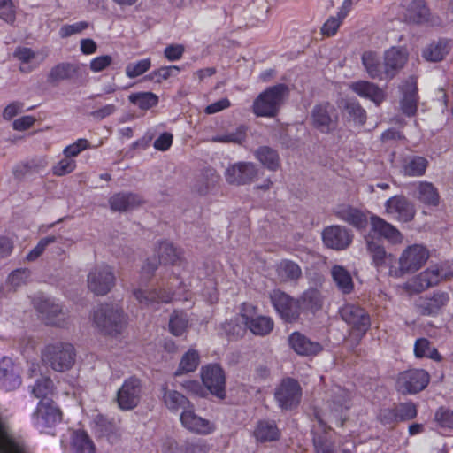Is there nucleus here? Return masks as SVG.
<instances>
[{
  "mask_svg": "<svg viewBox=\"0 0 453 453\" xmlns=\"http://www.w3.org/2000/svg\"><path fill=\"white\" fill-rule=\"evenodd\" d=\"M155 251L162 264L173 267V277L166 285L163 284L157 290L136 289L134 292L136 300L145 306H153L160 303H168L176 299L191 300V294L188 290L187 284L177 276L176 272H179V269H185L187 265L182 257V250L172 242L164 241L158 243Z\"/></svg>",
  "mask_w": 453,
  "mask_h": 453,
  "instance_id": "f257e3e1",
  "label": "nucleus"
},
{
  "mask_svg": "<svg viewBox=\"0 0 453 453\" xmlns=\"http://www.w3.org/2000/svg\"><path fill=\"white\" fill-rule=\"evenodd\" d=\"M92 321L102 334H119L127 325V315L118 304L103 303L93 312Z\"/></svg>",
  "mask_w": 453,
  "mask_h": 453,
  "instance_id": "f03ea898",
  "label": "nucleus"
},
{
  "mask_svg": "<svg viewBox=\"0 0 453 453\" xmlns=\"http://www.w3.org/2000/svg\"><path fill=\"white\" fill-rule=\"evenodd\" d=\"M430 257L428 249L422 244L407 246L398 257V266H391L388 274L394 278H401L412 274L421 269Z\"/></svg>",
  "mask_w": 453,
  "mask_h": 453,
  "instance_id": "7ed1b4c3",
  "label": "nucleus"
},
{
  "mask_svg": "<svg viewBox=\"0 0 453 453\" xmlns=\"http://www.w3.org/2000/svg\"><path fill=\"white\" fill-rule=\"evenodd\" d=\"M42 362L58 372L70 371L76 361V351L73 344L56 342L44 347L42 351Z\"/></svg>",
  "mask_w": 453,
  "mask_h": 453,
  "instance_id": "20e7f679",
  "label": "nucleus"
},
{
  "mask_svg": "<svg viewBox=\"0 0 453 453\" xmlns=\"http://www.w3.org/2000/svg\"><path fill=\"white\" fill-rule=\"evenodd\" d=\"M288 88L283 84L271 87L262 92L253 103V111L259 117H273L278 112Z\"/></svg>",
  "mask_w": 453,
  "mask_h": 453,
  "instance_id": "39448f33",
  "label": "nucleus"
},
{
  "mask_svg": "<svg viewBox=\"0 0 453 453\" xmlns=\"http://www.w3.org/2000/svg\"><path fill=\"white\" fill-rule=\"evenodd\" d=\"M31 420L33 426L41 433H49L62 421V411L52 400H40Z\"/></svg>",
  "mask_w": 453,
  "mask_h": 453,
  "instance_id": "423d86ee",
  "label": "nucleus"
},
{
  "mask_svg": "<svg viewBox=\"0 0 453 453\" xmlns=\"http://www.w3.org/2000/svg\"><path fill=\"white\" fill-rule=\"evenodd\" d=\"M452 276L453 272H448L444 265H432L408 280L404 288L409 292L419 293Z\"/></svg>",
  "mask_w": 453,
  "mask_h": 453,
  "instance_id": "0eeeda50",
  "label": "nucleus"
},
{
  "mask_svg": "<svg viewBox=\"0 0 453 453\" xmlns=\"http://www.w3.org/2000/svg\"><path fill=\"white\" fill-rule=\"evenodd\" d=\"M88 288L96 296L108 294L115 285L112 268L106 264H97L88 271L87 276Z\"/></svg>",
  "mask_w": 453,
  "mask_h": 453,
  "instance_id": "6e6552de",
  "label": "nucleus"
},
{
  "mask_svg": "<svg viewBox=\"0 0 453 453\" xmlns=\"http://www.w3.org/2000/svg\"><path fill=\"white\" fill-rule=\"evenodd\" d=\"M302 388L299 383L291 378H286L276 387L274 398L281 410L296 408L301 400Z\"/></svg>",
  "mask_w": 453,
  "mask_h": 453,
  "instance_id": "1a4fd4ad",
  "label": "nucleus"
},
{
  "mask_svg": "<svg viewBox=\"0 0 453 453\" xmlns=\"http://www.w3.org/2000/svg\"><path fill=\"white\" fill-rule=\"evenodd\" d=\"M429 373L423 369H411L401 372L396 380V388L403 394H416L428 385Z\"/></svg>",
  "mask_w": 453,
  "mask_h": 453,
  "instance_id": "9d476101",
  "label": "nucleus"
},
{
  "mask_svg": "<svg viewBox=\"0 0 453 453\" xmlns=\"http://www.w3.org/2000/svg\"><path fill=\"white\" fill-rule=\"evenodd\" d=\"M339 313L342 319L351 326L352 332L356 333L358 337L364 336L370 328V317L358 305L346 303L340 308Z\"/></svg>",
  "mask_w": 453,
  "mask_h": 453,
  "instance_id": "9b49d317",
  "label": "nucleus"
},
{
  "mask_svg": "<svg viewBox=\"0 0 453 453\" xmlns=\"http://www.w3.org/2000/svg\"><path fill=\"white\" fill-rule=\"evenodd\" d=\"M142 397V383L136 377H129L124 380L117 392L116 401L122 411L134 409Z\"/></svg>",
  "mask_w": 453,
  "mask_h": 453,
  "instance_id": "f8f14e48",
  "label": "nucleus"
},
{
  "mask_svg": "<svg viewBox=\"0 0 453 453\" xmlns=\"http://www.w3.org/2000/svg\"><path fill=\"white\" fill-rule=\"evenodd\" d=\"M241 316L246 326L256 335H266L273 328V319L270 317L257 314L256 307L250 303L242 304Z\"/></svg>",
  "mask_w": 453,
  "mask_h": 453,
  "instance_id": "ddd939ff",
  "label": "nucleus"
},
{
  "mask_svg": "<svg viewBox=\"0 0 453 453\" xmlns=\"http://www.w3.org/2000/svg\"><path fill=\"white\" fill-rule=\"evenodd\" d=\"M270 298L277 313L286 322H292L299 317L301 303L298 299H294L280 290H273Z\"/></svg>",
  "mask_w": 453,
  "mask_h": 453,
  "instance_id": "4468645a",
  "label": "nucleus"
},
{
  "mask_svg": "<svg viewBox=\"0 0 453 453\" xmlns=\"http://www.w3.org/2000/svg\"><path fill=\"white\" fill-rule=\"evenodd\" d=\"M350 407V393L341 387L332 388V396L328 402V411L325 414L328 419L334 420L340 426L343 423L342 414Z\"/></svg>",
  "mask_w": 453,
  "mask_h": 453,
  "instance_id": "2eb2a0df",
  "label": "nucleus"
},
{
  "mask_svg": "<svg viewBox=\"0 0 453 453\" xmlns=\"http://www.w3.org/2000/svg\"><path fill=\"white\" fill-rule=\"evenodd\" d=\"M385 213L397 221L409 222L413 219L416 211L406 197L394 196L386 201Z\"/></svg>",
  "mask_w": 453,
  "mask_h": 453,
  "instance_id": "dca6fc26",
  "label": "nucleus"
},
{
  "mask_svg": "<svg viewBox=\"0 0 453 453\" xmlns=\"http://www.w3.org/2000/svg\"><path fill=\"white\" fill-rule=\"evenodd\" d=\"M201 378L208 390L219 398L225 397V374L218 365H208L202 368Z\"/></svg>",
  "mask_w": 453,
  "mask_h": 453,
  "instance_id": "f3484780",
  "label": "nucleus"
},
{
  "mask_svg": "<svg viewBox=\"0 0 453 453\" xmlns=\"http://www.w3.org/2000/svg\"><path fill=\"white\" fill-rule=\"evenodd\" d=\"M180 420L184 428L196 434L207 435L216 428L212 421L197 415L193 408L182 411Z\"/></svg>",
  "mask_w": 453,
  "mask_h": 453,
  "instance_id": "a211bd4d",
  "label": "nucleus"
},
{
  "mask_svg": "<svg viewBox=\"0 0 453 453\" xmlns=\"http://www.w3.org/2000/svg\"><path fill=\"white\" fill-rule=\"evenodd\" d=\"M258 174V169L253 163L241 162L229 165L225 173L230 184L242 185L252 181Z\"/></svg>",
  "mask_w": 453,
  "mask_h": 453,
  "instance_id": "6ab92c4d",
  "label": "nucleus"
},
{
  "mask_svg": "<svg viewBox=\"0 0 453 453\" xmlns=\"http://www.w3.org/2000/svg\"><path fill=\"white\" fill-rule=\"evenodd\" d=\"M337 119L335 108L328 103L317 105L312 111L313 124L322 133L334 130Z\"/></svg>",
  "mask_w": 453,
  "mask_h": 453,
  "instance_id": "aec40b11",
  "label": "nucleus"
},
{
  "mask_svg": "<svg viewBox=\"0 0 453 453\" xmlns=\"http://www.w3.org/2000/svg\"><path fill=\"white\" fill-rule=\"evenodd\" d=\"M324 244L336 250H342L349 246L352 242L350 232L341 226H330L322 232Z\"/></svg>",
  "mask_w": 453,
  "mask_h": 453,
  "instance_id": "412c9836",
  "label": "nucleus"
},
{
  "mask_svg": "<svg viewBox=\"0 0 453 453\" xmlns=\"http://www.w3.org/2000/svg\"><path fill=\"white\" fill-rule=\"evenodd\" d=\"M408 60V51L404 48L392 47L384 54V73L390 80L404 66Z\"/></svg>",
  "mask_w": 453,
  "mask_h": 453,
  "instance_id": "4be33fe9",
  "label": "nucleus"
},
{
  "mask_svg": "<svg viewBox=\"0 0 453 453\" xmlns=\"http://www.w3.org/2000/svg\"><path fill=\"white\" fill-rule=\"evenodd\" d=\"M21 385V379L12 360L4 357L0 360V388L4 391H12Z\"/></svg>",
  "mask_w": 453,
  "mask_h": 453,
  "instance_id": "5701e85b",
  "label": "nucleus"
},
{
  "mask_svg": "<svg viewBox=\"0 0 453 453\" xmlns=\"http://www.w3.org/2000/svg\"><path fill=\"white\" fill-rule=\"evenodd\" d=\"M370 219L372 230L388 242L394 245L403 242V234L395 226L376 215H372Z\"/></svg>",
  "mask_w": 453,
  "mask_h": 453,
  "instance_id": "b1692460",
  "label": "nucleus"
},
{
  "mask_svg": "<svg viewBox=\"0 0 453 453\" xmlns=\"http://www.w3.org/2000/svg\"><path fill=\"white\" fill-rule=\"evenodd\" d=\"M395 9L403 12L397 16V19L403 21L423 23L428 20L430 15L429 9L422 0L412 1L407 9L402 6H396Z\"/></svg>",
  "mask_w": 453,
  "mask_h": 453,
  "instance_id": "393cba45",
  "label": "nucleus"
},
{
  "mask_svg": "<svg viewBox=\"0 0 453 453\" xmlns=\"http://www.w3.org/2000/svg\"><path fill=\"white\" fill-rule=\"evenodd\" d=\"M403 97L401 110L407 116H413L417 111L418 96L417 82L414 77L408 78L401 87Z\"/></svg>",
  "mask_w": 453,
  "mask_h": 453,
  "instance_id": "a878e982",
  "label": "nucleus"
},
{
  "mask_svg": "<svg viewBox=\"0 0 453 453\" xmlns=\"http://www.w3.org/2000/svg\"><path fill=\"white\" fill-rule=\"evenodd\" d=\"M318 426L312 430L313 444L316 453H336L334 442L331 441L327 427L320 417H318Z\"/></svg>",
  "mask_w": 453,
  "mask_h": 453,
  "instance_id": "bb28decb",
  "label": "nucleus"
},
{
  "mask_svg": "<svg viewBox=\"0 0 453 453\" xmlns=\"http://www.w3.org/2000/svg\"><path fill=\"white\" fill-rule=\"evenodd\" d=\"M365 241L372 263L379 270L384 268H388L389 270L391 266H394L395 257L393 254L388 253L381 244L372 241L369 236L366 237Z\"/></svg>",
  "mask_w": 453,
  "mask_h": 453,
  "instance_id": "cd10ccee",
  "label": "nucleus"
},
{
  "mask_svg": "<svg viewBox=\"0 0 453 453\" xmlns=\"http://www.w3.org/2000/svg\"><path fill=\"white\" fill-rule=\"evenodd\" d=\"M289 345L293 350L301 356L317 355L322 347L317 342H312L303 334L294 332L288 338Z\"/></svg>",
  "mask_w": 453,
  "mask_h": 453,
  "instance_id": "c85d7f7f",
  "label": "nucleus"
},
{
  "mask_svg": "<svg viewBox=\"0 0 453 453\" xmlns=\"http://www.w3.org/2000/svg\"><path fill=\"white\" fill-rule=\"evenodd\" d=\"M349 88L359 96L370 99L377 105L385 100V92L372 82L359 81L351 83Z\"/></svg>",
  "mask_w": 453,
  "mask_h": 453,
  "instance_id": "c756f323",
  "label": "nucleus"
},
{
  "mask_svg": "<svg viewBox=\"0 0 453 453\" xmlns=\"http://www.w3.org/2000/svg\"><path fill=\"white\" fill-rule=\"evenodd\" d=\"M416 197L426 206L437 207L441 202L438 188L429 181H418L416 184Z\"/></svg>",
  "mask_w": 453,
  "mask_h": 453,
  "instance_id": "7c9ffc66",
  "label": "nucleus"
},
{
  "mask_svg": "<svg viewBox=\"0 0 453 453\" xmlns=\"http://www.w3.org/2000/svg\"><path fill=\"white\" fill-rule=\"evenodd\" d=\"M253 435L257 441H273L280 438V433L273 420L263 419L257 422Z\"/></svg>",
  "mask_w": 453,
  "mask_h": 453,
  "instance_id": "2f4dec72",
  "label": "nucleus"
},
{
  "mask_svg": "<svg viewBox=\"0 0 453 453\" xmlns=\"http://www.w3.org/2000/svg\"><path fill=\"white\" fill-rule=\"evenodd\" d=\"M109 203L113 211H126L140 205L142 200L133 193H117L110 198Z\"/></svg>",
  "mask_w": 453,
  "mask_h": 453,
  "instance_id": "473e14b6",
  "label": "nucleus"
},
{
  "mask_svg": "<svg viewBox=\"0 0 453 453\" xmlns=\"http://www.w3.org/2000/svg\"><path fill=\"white\" fill-rule=\"evenodd\" d=\"M70 453H96V446L86 432L77 430L71 436Z\"/></svg>",
  "mask_w": 453,
  "mask_h": 453,
  "instance_id": "72a5a7b5",
  "label": "nucleus"
},
{
  "mask_svg": "<svg viewBox=\"0 0 453 453\" xmlns=\"http://www.w3.org/2000/svg\"><path fill=\"white\" fill-rule=\"evenodd\" d=\"M336 215L340 219L349 223L357 229H364L367 225L366 215L361 211L349 206L339 208Z\"/></svg>",
  "mask_w": 453,
  "mask_h": 453,
  "instance_id": "f704fd0d",
  "label": "nucleus"
},
{
  "mask_svg": "<svg viewBox=\"0 0 453 453\" xmlns=\"http://www.w3.org/2000/svg\"><path fill=\"white\" fill-rule=\"evenodd\" d=\"M428 160L420 156H412L403 161L402 173L408 177H421L428 167Z\"/></svg>",
  "mask_w": 453,
  "mask_h": 453,
  "instance_id": "c9c22d12",
  "label": "nucleus"
},
{
  "mask_svg": "<svg viewBox=\"0 0 453 453\" xmlns=\"http://www.w3.org/2000/svg\"><path fill=\"white\" fill-rule=\"evenodd\" d=\"M362 63L371 78L380 81L387 80L383 64L380 63V58L375 52H365L362 56Z\"/></svg>",
  "mask_w": 453,
  "mask_h": 453,
  "instance_id": "e433bc0d",
  "label": "nucleus"
},
{
  "mask_svg": "<svg viewBox=\"0 0 453 453\" xmlns=\"http://www.w3.org/2000/svg\"><path fill=\"white\" fill-rule=\"evenodd\" d=\"M449 301V296L445 292L434 293L431 297L422 301L419 307L424 314L434 315L440 311Z\"/></svg>",
  "mask_w": 453,
  "mask_h": 453,
  "instance_id": "4c0bfd02",
  "label": "nucleus"
},
{
  "mask_svg": "<svg viewBox=\"0 0 453 453\" xmlns=\"http://www.w3.org/2000/svg\"><path fill=\"white\" fill-rule=\"evenodd\" d=\"M39 311L52 324L60 326L65 317V312L60 303L45 300L39 307Z\"/></svg>",
  "mask_w": 453,
  "mask_h": 453,
  "instance_id": "58836bf2",
  "label": "nucleus"
},
{
  "mask_svg": "<svg viewBox=\"0 0 453 453\" xmlns=\"http://www.w3.org/2000/svg\"><path fill=\"white\" fill-rule=\"evenodd\" d=\"M13 55L20 62L19 70L22 73H29L40 64V61L37 60L36 53L29 48L19 47Z\"/></svg>",
  "mask_w": 453,
  "mask_h": 453,
  "instance_id": "ea45409f",
  "label": "nucleus"
},
{
  "mask_svg": "<svg viewBox=\"0 0 453 453\" xmlns=\"http://www.w3.org/2000/svg\"><path fill=\"white\" fill-rule=\"evenodd\" d=\"M200 363V355L195 349H189L186 351L179 363L178 368L174 372L175 376H180L195 372Z\"/></svg>",
  "mask_w": 453,
  "mask_h": 453,
  "instance_id": "a19ab883",
  "label": "nucleus"
},
{
  "mask_svg": "<svg viewBox=\"0 0 453 453\" xmlns=\"http://www.w3.org/2000/svg\"><path fill=\"white\" fill-rule=\"evenodd\" d=\"M450 49L449 42L446 40L434 42L426 47L422 52L423 58L431 62H438L444 58Z\"/></svg>",
  "mask_w": 453,
  "mask_h": 453,
  "instance_id": "79ce46f5",
  "label": "nucleus"
},
{
  "mask_svg": "<svg viewBox=\"0 0 453 453\" xmlns=\"http://www.w3.org/2000/svg\"><path fill=\"white\" fill-rule=\"evenodd\" d=\"M163 401L171 411H177L180 409L188 410L190 403L186 396L176 390H170L164 388Z\"/></svg>",
  "mask_w": 453,
  "mask_h": 453,
  "instance_id": "37998d69",
  "label": "nucleus"
},
{
  "mask_svg": "<svg viewBox=\"0 0 453 453\" xmlns=\"http://www.w3.org/2000/svg\"><path fill=\"white\" fill-rule=\"evenodd\" d=\"M277 274L282 281H296L302 275L301 267L290 260H282L277 265Z\"/></svg>",
  "mask_w": 453,
  "mask_h": 453,
  "instance_id": "c03bdc74",
  "label": "nucleus"
},
{
  "mask_svg": "<svg viewBox=\"0 0 453 453\" xmlns=\"http://www.w3.org/2000/svg\"><path fill=\"white\" fill-rule=\"evenodd\" d=\"M256 158L268 170L276 171L280 163L278 153L269 147H261L255 152Z\"/></svg>",
  "mask_w": 453,
  "mask_h": 453,
  "instance_id": "a18cd8bd",
  "label": "nucleus"
},
{
  "mask_svg": "<svg viewBox=\"0 0 453 453\" xmlns=\"http://www.w3.org/2000/svg\"><path fill=\"white\" fill-rule=\"evenodd\" d=\"M332 277L338 288L344 294L353 290L354 284L349 273L341 265H334L332 268Z\"/></svg>",
  "mask_w": 453,
  "mask_h": 453,
  "instance_id": "49530a36",
  "label": "nucleus"
},
{
  "mask_svg": "<svg viewBox=\"0 0 453 453\" xmlns=\"http://www.w3.org/2000/svg\"><path fill=\"white\" fill-rule=\"evenodd\" d=\"M414 354L417 357H427L434 361H441V356L435 348L431 346L429 341L425 338H419L414 344Z\"/></svg>",
  "mask_w": 453,
  "mask_h": 453,
  "instance_id": "de8ad7c7",
  "label": "nucleus"
},
{
  "mask_svg": "<svg viewBox=\"0 0 453 453\" xmlns=\"http://www.w3.org/2000/svg\"><path fill=\"white\" fill-rule=\"evenodd\" d=\"M128 99L142 110L150 109L158 104V96L152 92L133 93Z\"/></svg>",
  "mask_w": 453,
  "mask_h": 453,
  "instance_id": "09e8293b",
  "label": "nucleus"
},
{
  "mask_svg": "<svg viewBox=\"0 0 453 453\" xmlns=\"http://www.w3.org/2000/svg\"><path fill=\"white\" fill-rule=\"evenodd\" d=\"M301 303V311H314L321 306L320 293L314 288L308 289L298 299Z\"/></svg>",
  "mask_w": 453,
  "mask_h": 453,
  "instance_id": "8fccbe9b",
  "label": "nucleus"
},
{
  "mask_svg": "<svg viewBox=\"0 0 453 453\" xmlns=\"http://www.w3.org/2000/svg\"><path fill=\"white\" fill-rule=\"evenodd\" d=\"M188 327V319L185 313L174 312L169 320V331L174 336H182Z\"/></svg>",
  "mask_w": 453,
  "mask_h": 453,
  "instance_id": "3c124183",
  "label": "nucleus"
},
{
  "mask_svg": "<svg viewBox=\"0 0 453 453\" xmlns=\"http://www.w3.org/2000/svg\"><path fill=\"white\" fill-rule=\"evenodd\" d=\"M54 393V383L50 378L38 380L32 388V394L41 400H50L49 396Z\"/></svg>",
  "mask_w": 453,
  "mask_h": 453,
  "instance_id": "603ef678",
  "label": "nucleus"
},
{
  "mask_svg": "<svg viewBox=\"0 0 453 453\" xmlns=\"http://www.w3.org/2000/svg\"><path fill=\"white\" fill-rule=\"evenodd\" d=\"M151 67V59L150 58H142L127 65L125 73L129 79H134L142 75Z\"/></svg>",
  "mask_w": 453,
  "mask_h": 453,
  "instance_id": "864d4df0",
  "label": "nucleus"
},
{
  "mask_svg": "<svg viewBox=\"0 0 453 453\" xmlns=\"http://www.w3.org/2000/svg\"><path fill=\"white\" fill-rule=\"evenodd\" d=\"M73 71V68L70 64H59L50 71L48 81L50 83H57L60 81L65 80L70 77Z\"/></svg>",
  "mask_w": 453,
  "mask_h": 453,
  "instance_id": "5fc2aeb1",
  "label": "nucleus"
},
{
  "mask_svg": "<svg viewBox=\"0 0 453 453\" xmlns=\"http://www.w3.org/2000/svg\"><path fill=\"white\" fill-rule=\"evenodd\" d=\"M180 71V68L177 65L163 66L157 70L152 71L149 74V78L155 82L160 83L163 81H166L171 77L177 76Z\"/></svg>",
  "mask_w": 453,
  "mask_h": 453,
  "instance_id": "6e6d98bb",
  "label": "nucleus"
},
{
  "mask_svg": "<svg viewBox=\"0 0 453 453\" xmlns=\"http://www.w3.org/2000/svg\"><path fill=\"white\" fill-rule=\"evenodd\" d=\"M345 109L348 111L349 118L354 121L355 124L359 126L365 124L366 120V112L357 102H348Z\"/></svg>",
  "mask_w": 453,
  "mask_h": 453,
  "instance_id": "4d7b16f0",
  "label": "nucleus"
},
{
  "mask_svg": "<svg viewBox=\"0 0 453 453\" xmlns=\"http://www.w3.org/2000/svg\"><path fill=\"white\" fill-rule=\"evenodd\" d=\"M245 128L243 127H238L235 132L227 133L225 134L216 135L211 138L212 142H234L241 143L245 139Z\"/></svg>",
  "mask_w": 453,
  "mask_h": 453,
  "instance_id": "13d9d810",
  "label": "nucleus"
},
{
  "mask_svg": "<svg viewBox=\"0 0 453 453\" xmlns=\"http://www.w3.org/2000/svg\"><path fill=\"white\" fill-rule=\"evenodd\" d=\"M88 148H90L89 142L87 139L80 138L73 143L66 146L63 153L66 157H74Z\"/></svg>",
  "mask_w": 453,
  "mask_h": 453,
  "instance_id": "bf43d9fd",
  "label": "nucleus"
},
{
  "mask_svg": "<svg viewBox=\"0 0 453 453\" xmlns=\"http://www.w3.org/2000/svg\"><path fill=\"white\" fill-rule=\"evenodd\" d=\"M88 23L86 21H79L73 24L64 25L59 29V36L61 38H66L71 35L80 34L86 28H88Z\"/></svg>",
  "mask_w": 453,
  "mask_h": 453,
  "instance_id": "052dcab7",
  "label": "nucleus"
},
{
  "mask_svg": "<svg viewBox=\"0 0 453 453\" xmlns=\"http://www.w3.org/2000/svg\"><path fill=\"white\" fill-rule=\"evenodd\" d=\"M76 163L69 157L61 159L53 166V173L57 176H64L74 171Z\"/></svg>",
  "mask_w": 453,
  "mask_h": 453,
  "instance_id": "680f3d73",
  "label": "nucleus"
},
{
  "mask_svg": "<svg viewBox=\"0 0 453 453\" xmlns=\"http://www.w3.org/2000/svg\"><path fill=\"white\" fill-rule=\"evenodd\" d=\"M15 10L12 0H0V19L7 23L15 20Z\"/></svg>",
  "mask_w": 453,
  "mask_h": 453,
  "instance_id": "e2e57ef3",
  "label": "nucleus"
},
{
  "mask_svg": "<svg viewBox=\"0 0 453 453\" xmlns=\"http://www.w3.org/2000/svg\"><path fill=\"white\" fill-rule=\"evenodd\" d=\"M55 241V236H47L41 239L37 245L27 255V259L29 261L35 260L42 254L46 247L49 244L53 243Z\"/></svg>",
  "mask_w": 453,
  "mask_h": 453,
  "instance_id": "0e129e2a",
  "label": "nucleus"
},
{
  "mask_svg": "<svg viewBox=\"0 0 453 453\" xmlns=\"http://www.w3.org/2000/svg\"><path fill=\"white\" fill-rule=\"evenodd\" d=\"M112 62V58L109 55H103L91 59L89 67L92 72L99 73L106 69Z\"/></svg>",
  "mask_w": 453,
  "mask_h": 453,
  "instance_id": "69168bd1",
  "label": "nucleus"
},
{
  "mask_svg": "<svg viewBox=\"0 0 453 453\" xmlns=\"http://www.w3.org/2000/svg\"><path fill=\"white\" fill-rule=\"evenodd\" d=\"M342 22V21L337 17H329L321 27L322 34L326 36H332L335 35Z\"/></svg>",
  "mask_w": 453,
  "mask_h": 453,
  "instance_id": "338daca9",
  "label": "nucleus"
},
{
  "mask_svg": "<svg viewBox=\"0 0 453 453\" xmlns=\"http://www.w3.org/2000/svg\"><path fill=\"white\" fill-rule=\"evenodd\" d=\"M184 51L183 45L171 44L165 49L164 55L169 61H176L182 58Z\"/></svg>",
  "mask_w": 453,
  "mask_h": 453,
  "instance_id": "774afa93",
  "label": "nucleus"
}]
</instances>
